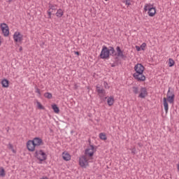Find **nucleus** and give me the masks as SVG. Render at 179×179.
Listing matches in <instances>:
<instances>
[{"instance_id": "obj_11", "label": "nucleus", "mask_w": 179, "mask_h": 179, "mask_svg": "<svg viewBox=\"0 0 179 179\" xmlns=\"http://www.w3.org/2000/svg\"><path fill=\"white\" fill-rule=\"evenodd\" d=\"M14 41L15 43H20L23 40V35L20 32H15L13 35Z\"/></svg>"}, {"instance_id": "obj_32", "label": "nucleus", "mask_w": 179, "mask_h": 179, "mask_svg": "<svg viewBox=\"0 0 179 179\" xmlns=\"http://www.w3.org/2000/svg\"><path fill=\"white\" fill-rule=\"evenodd\" d=\"M35 92H36L38 94V96H41V92H40V89L36 87Z\"/></svg>"}, {"instance_id": "obj_5", "label": "nucleus", "mask_w": 179, "mask_h": 179, "mask_svg": "<svg viewBox=\"0 0 179 179\" xmlns=\"http://www.w3.org/2000/svg\"><path fill=\"white\" fill-rule=\"evenodd\" d=\"M79 164L83 169H86L89 166V160L85 155H83L79 158Z\"/></svg>"}, {"instance_id": "obj_19", "label": "nucleus", "mask_w": 179, "mask_h": 179, "mask_svg": "<svg viewBox=\"0 0 179 179\" xmlns=\"http://www.w3.org/2000/svg\"><path fill=\"white\" fill-rule=\"evenodd\" d=\"M52 108L56 114H58L59 113V108L57 106V104L52 105Z\"/></svg>"}, {"instance_id": "obj_30", "label": "nucleus", "mask_w": 179, "mask_h": 179, "mask_svg": "<svg viewBox=\"0 0 179 179\" xmlns=\"http://www.w3.org/2000/svg\"><path fill=\"white\" fill-rule=\"evenodd\" d=\"M103 86L105 89H110V86H108V83L106 81L103 82Z\"/></svg>"}, {"instance_id": "obj_39", "label": "nucleus", "mask_w": 179, "mask_h": 179, "mask_svg": "<svg viewBox=\"0 0 179 179\" xmlns=\"http://www.w3.org/2000/svg\"><path fill=\"white\" fill-rule=\"evenodd\" d=\"M41 179H48V178L44 177V178H41Z\"/></svg>"}, {"instance_id": "obj_8", "label": "nucleus", "mask_w": 179, "mask_h": 179, "mask_svg": "<svg viewBox=\"0 0 179 179\" xmlns=\"http://www.w3.org/2000/svg\"><path fill=\"white\" fill-rule=\"evenodd\" d=\"M96 92L98 93V96L100 99H103L106 96V90L100 87V86H96Z\"/></svg>"}, {"instance_id": "obj_23", "label": "nucleus", "mask_w": 179, "mask_h": 179, "mask_svg": "<svg viewBox=\"0 0 179 179\" xmlns=\"http://www.w3.org/2000/svg\"><path fill=\"white\" fill-rule=\"evenodd\" d=\"M174 64H176V62L173 59L171 58L169 59V66L170 68H171V66H174Z\"/></svg>"}, {"instance_id": "obj_38", "label": "nucleus", "mask_w": 179, "mask_h": 179, "mask_svg": "<svg viewBox=\"0 0 179 179\" xmlns=\"http://www.w3.org/2000/svg\"><path fill=\"white\" fill-rule=\"evenodd\" d=\"M177 167H178V170L179 171V163L178 164Z\"/></svg>"}, {"instance_id": "obj_16", "label": "nucleus", "mask_w": 179, "mask_h": 179, "mask_svg": "<svg viewBox=\"0 0 179 179\" xmlns=\"http://www.w3.org/2000/svg\"><path fill=\"white\" fill-rule=\"evenodd\" d=\"M163 101H164V110L166 113H169V103H167V99L166 98L163 99Z\"/></svg>"}, {"instance_id": "obj_2", "label": "nucleus", "mask_w": 179, "mask_h": 179, "mask_svg": "<svg viewBox=\"0 0 179 179\" xmlns=\"http://www.w3.org/2000/svg\"><path fill=\"white\" fill-rule=\"evenodd\" d=\"M115 52V50L113 46H110L108 48L107 46L103 45L99 57L101 59H108L110 58V55H113Z\"/></svg>"}, {"instance_id": "obj_37", "label": "nucleus", "mask_w": 179, "mask_h": 179, "mask_svg": "<svg viewBox=\"0 0 179 179\" xmlns=\"http://www.w3.org/2000/svg\"><path fill=\"white\" fill-rule=\"evenodd\" d=\"M75 54H76V55H79V52H75Z\"/></svg>"}, {"instance_id": "obj_9", "label": "nucleus", "mask_w": 179, "mask_h": 179, "mask_svg": "<svg viewBox=\"0 0 179 179\" xmlns=\"http://www.w3.org/2000/svg\"><path fill=\"white\" fill-rule=\"evenodd\" d=\"M167 101H169V103H170V104H173V103H174V92H170V88L168 90L167 92Z\"/></svg>"}, {"instance_id": "obj_27", "label": "nucleus", "mask_w": 179, "mask_h": 179, "mask_svg": "<svg viewBox=\"0 0 179 179\" xmlns=\"http://www.w3.org/2000/svg\"><path fill=\"white\" fill-rule=\"evenodd\" d=\"M140 48L142 50V51H145V49L146 48V43H143L141 45Z\"/></svg>"}, {"instance_id": "obj_3", "label": "nucleus", "mask_w": 179, "mask_h": 179, "mask_svg": "<svg viewBox=\"0 0 179 179\" xmlns=\"http://www.w3.org/2000/svg\"><path fill=\"white\" fill-rule=\"evenodd\" d=\"M144 10L145 12H148V15L150 17H153V16L156 15V7H154L153 5L150 3L144 6Z\"/></svg>"}, {"instance_id": "obj_1", "label": "nucleus", "mask_w": 179, "mask_h": 179, "mask_svg": "<svg viewBox=\"0 0 179 179\" xmlns=\"http://www.w3.org/2000/svg\"><path fill=\"white\" fill-rule=\"evenodd\" d=\"M135 73H133V78L137 82H145L146 80V76L143 75L145 72V66L141 63H138L134 66V68Z\"/></svg>"}, {"instance_id": "obj_21", "label": "nucleus", "mask_w": 179, "mask_h": 179, "mask_svg": "<svg viewBox=\"0 0 179 179\" xmlns=\"http://www.w3.org/2000/svg\"><path fill=\"white\" fill-rule=\"evenodd\" d=\"M6 173H5V169L3 167H0V177H5Z\"/></svg>"}, {"instance_id": "obj_12", "label": "nucleus", "mask_w": 179, "mask_h": 179, "mask_svg": "<svg viewBox=\"0 0 179 179\" xmlns=\"http://www.w3.org/2000/svg\"><path fill=\"white\" fill-rule=\"evenodd\" d=\"M116 51L117 53L113 55H114L115 57H118L119 58H125V55H124V50H122L120 46L116 47Z\"/></svg>"}, {"instance_id": "obj_41", "label": "nucleus", "mask_w": 179, "mask_h": 179, "mask_svg": "<svg viewBox=\"0 0 179 179\" xmlns=\"http://www.w3.org/2000/svg\"><path fill=\"white\" fill-rule=\"evenodd\" d=\"M105 1H108V0H105Z\"/></svg>"}, {"instance_id": "obj_40", "label": "nucleus", "mask_w": 179, "mask_h": 179, "mask_svg": "<svg viewBox=\"0 0 179 179\" xmlns=\"http://www.w3.org/2000/svg\"><path fill=\"white\" fill-rule=\"evenodd\" d=\"M20 51H22V48H20Z\"/></svg>"}, {"instance_id": "obj_20", "label": "nucleus", "mask_w": 179, "mask_h": 179, "mask_svg": "<svg viewBox=\"0 0 179 179\" xmlns=\"http://www.w3.org/2000/svg\"><path fill=\"white\" fill-rule=\"evenodd\" d=\"M63 15H64V11H62V9L57 10V11L56 13V16L57 17H62Z\"/></svg>"}, {"instance_id": "obj_15", "label": "nucleus", "mask_w": 179, "mask_h": 179, "mask_svg": "<svg viewBox=\"0 0 179 179\" xmlns=\"http://www.w3.org/2000/svg\"><path fill=\"white\" fill-rule=\"evenodd\" d=\"M62 158L66 161V162H69L71 159V155L67 153V152H63L62 153Z\"/></svg>"}, {"instance_id": "obj_14", "label": "nucleus", "mask_w": 179, "mask_h": 179, "mask_svg": "<svg viewBox=\"0 0 179 179\" xmlns=\"http://www.w3.org/2000/svg\"><path fill=\"white\" fill-rule=\"evenodd\" d=\"M32 142H34L35 146L36 148H38V146H41V145H43L44 143L43 142V139L38 137H35L33 140Z\"/></svg>"}, {"instance_id": "obj_31", "label": "nucleus", "mask_w": 179, "mask_h": 179, "mask_svg": "<svg viewBox=\"0 0 179 179\" xmlns=\"http://www.w3.org/2000/svg\"><path fill=\"white\" fill-rule=\"evenodd\" d=\"M8 148L10 149H11V150L13 152V153H15V150L13 149V145H12V144L9 143L8 144Z\"/></svg>"}, {"instance_id": "obj_22", "label": "nucleus", "mask_w": 179, "mask_h": 179, "mask_svg": "<svg viewBox=\"0 0 179 179\" xmlns=\"http://www.w3.org/2000/svg\"><path fill=\"white\" fill-rule=\"evenodd\" d=\"M99 138L102 141H106L107 140V136H106V134L104 133H100L99 134Z\"/></svg>"}, {"instance_id": "obj_26", "label": "nucleus", "mask_w": 179, "mask_h": 179, "mask_svg": "<svg viewBox=\"0 0 179 179\" xmlns=\"http://www.w3.org/2000/svg\"><path fill=\"white\" fill-rule=\"evenodd\" d=\"M37 104V107L38 108H39V110H44V106H43V105H41V103L38 101L36 102Z\"/></svg>"}, {"instance_id": "obj_24", "label": "nucleus", "mask_w": 179, "mask_h": 179, "mask_svg": "<svg viewBox=\"0 0 179 179\" xmlns=\"http://www.w3.org/2000/svg\"><path fill=\"white\" fill-rule=\"evenodd\" d=\"M133 89V92L134 93V94H138V93H139V87L134 86L132 87Z\"/></svg>"}, {"instance_id": "obj_28", "label": "nucleus", "mask_w": 179, "mask_h": 179, "mask_svg": "<svg viewBox=\"0 0 179 179\" xmlns=\"http://www.w3.org/2000/svg\"><path fill=\"white\" fill-rule=\"evenodd\" d=\"M123 3L129 6V5H131V0H123Z\"/></svg>"}, {"instance_id": "obj_35", "label": "nucleus", "mask_w": 179, "mask_h": 179, "mask_svg": "<svg viewBox=\"0 0 179 179\" xmlns=\"http://www.w3.org/2000/svg\"><path fill=\"white\" fill-rule=\"evenodd\" d=\"M52 13V11H51V10H49V11H48V18L49 19H50V17H51V13Z\"/></svg>"}, {"instance_id": "obj_4", "label": "nucleus", "mask_w": 179, "mask_h": 179, "mask_svg": "<svg viewBox=\"0 0 179 179\" xmlns=\"http://www.w3.org/2000/svg\"><path fill=\"white\" fill-rule=\"evenodd\" d=\"M35 157L38 160H40V162L47 160V154H45L43 150H36L35 152Z\"/></svg>"}, {"instance_id": "obj_10", "label": "nucleus", "mask_w": 179, "mask_h": 179, "mask_svg": "<svg viewBox=\"0 0 179 179\" xmlns=\"http://www.w3.org/2000/svg\"><path fill=\"white\" fill-rule=\"evenodd\" d=\"M27 148L29 152H34L37 147L35 145L33 140H29L27 143Z\"/></svg>"}, {"instance_id": "obj_25", "label": "nucleus", "mask_w": 179, "mask_h": 179, "mask_svg": "<svg viewBox=\"0 0 179 179\" xmlns=\"http://www.w3.org/2000/svg\"><path fill=\"white\" fill-rule=\"evenodd\" d=\"M44 97H45V99H52V94L50 92H46L44 94Z\"/></svg>"}, {"instance_id": "obj_17", "label": "nucleus", "mask_w": 179, "mask_h": 179, "mask_svg": "<svg viewBox=\"0 0 179 179\" xmlns=\"http://www.w3.org/2000/svg\"><path fill=\"white\" fill-rule=\"evenodd\" d=\"M1 85L3 87H9V81L6 79H3L1 81Z\"/></svg>"}, {"instance_id": "obj_33", "label": "nucleus", "mask_w": 179, "mask_h": 179, "mask_svg": "<svg viewBox=\"0 0 179 179\" xmlns=\"http://www.w3.org/2000/svg\"><path fill=\"white\" fill-rule=\"evenodd\" d=\"M131 150L132 155H136V149L135 148H131Z\"/></svg>"}, {"instance_id": "obj_7", "label": "nucleus", "mask_w": 179, "mask_h": 179, "mask_svg": "<svg viewBox=\"0 0 179 179\" xmlns=\"http://www.w3.org/2000/svg\"><path fill=\"white\" fill-rule=\"evenodd\" d=\"M0 27L4 37H8V36H9V27L8 26V24H6V23H1L0 24Z\"/></svg>"}, {"instance_id": "obj_34", "label": "nucleus", "mask_w": 179, "mask_h": 179, "mask_svg": "<svg viewBox=\"0 0 179 179\" xmlns=\"http://www.w3.org/2000/svg\"><path fill=\"white\" fill-rule=\"evenodd\" d=\"M136 51H141L142 49H141V46L136 45Z\"/></svg>"}, {"instance_id": "obj_29", "label": "nucleus", "mask_w": 179, "mask_h": 179, "mask_svg": "<svg viewBox=\"0 0 179 179\" xmlns=\"http://www.w3.org/2000/svg\"><path fill=\"white\" fill-rule=\"evenodd\" d=\"M57 9V6H50V9L49 10H56Z\"/></svg>"}, {"instance_id": "obj_6", "label": "nucleus", "mask_w": 179, "mask_h": 179, "mask_svg": "<svg viewBox=\"0 0 179 179\" xmlns=\"http://www.w3.org/2000/svg\"><path fill=\"white\" fill-rule=\"evenodd\" d=\"M94 152H96L94 146L93 145H90V147L85 150V155L87 157H93Z\"/></svg>"}, {"instance_id": "obj_13", "label": "nucleus", "mask_w": 179, "mask_h": 179, "mask_svg": "<svg viewBox=\"0 0 179 179\" xmlns=\"http://www.w3.org/2000/svg\"><path fill=\"white\" fill-rule=\"evenodd\" d=\"M148 96V90L145 87H142L140 89V94H138V97L140 99H145Z\"/></svg>"}, {"instance_id": "obj_36", "label": "nucleus", "mask_w": 179, "mask_h": 179, "mask_svg": "<svg viewBox=\"0 0 179 179\" xmlns=\"http://www.w3.org/2000/svg\"><path fill=\"white\" fill-rule=\"evenodd\" d=\"M110 66H111L112 68H114V67L115 66V64H110Z\"/></svg>"}, {"instance_id": "obj_18", "label": "nucleus", "mask_w": 179, "mask_h": 179, "mask_svg": "<svg viewBox=\"0 0 179 179\" xmlns=\"http://www.w3.org/2000/svg\"><path fill=\"white\" fill-rule=\"evenodd\" d=\"M107 103L108 106H111L113 104H114V97L110 96L107 99Z\"/></svg>"}]
</instances>
